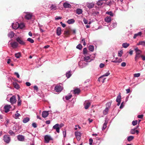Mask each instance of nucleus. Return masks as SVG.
<instances>
[{
    "instance_id": "obj_1",
    "label": "nucleus",
    "mask_w": 145,
    "mask_h": 145,
    "mask_svg": "<svg viewBox=\"0 0 145 145\" xmlns=\"http://www.w3.org/2000/svg\"><path fill=\"white\" fill-rule=\"evenodd\" d=\"M24 26V25L23 24H19L16 22L15 23H13L12 25V28L14 29H16L18 28L21 29H22Z\"/></svg>"
},
{
    "instance_id": "obj_2",
    "label": "nucleus",
    "mask_w": 145,
    "mask_h": 145,
    "mask_svg": "<svg viewBox=\"0 0 145 145\" xmlns=\"http://www.w3.org/2000/svg\"><path fill=\"white\" fill-rule=\"evenodd\" d=\"M93 56L91 57V55H89L90 56H86L84 57V60L86 62H90L93 60L95 57V55H93Z\"/></svg>"
},
{
    "instance_id": "obj_3",
    "label": "nucleus",
    "mask_w": 145,
    "mask_h": 145,
    "mask_svg": "<svg viewBox=\"0 0 145 145\" xmlns=\"http://www.w3.org/2000/svg\"><path fill=\"white\" fill-rule=\"evenodd\" d=\"M3 140L5 142L8 144L10 141V138L8 135H5L3 137Z\"/></svg>"
},
{
    "instance_id": "obj_4",
    "label": "nucleus",
    "mask_w": 145,
    "mask_h": 145,
    "mask_svg": "<svg viewBox=\"0 0 145 145\" xmlns=\"http://www.w3.org/2000/svg\"><path fill=\"white\" fill-rule=\"evenodd\" d=\"M121 93L119 92L118 94V96L117 97V98L116 100V101L118 103L117 105L119 106L120 105L121 99Z\"/></svg>"
},
{
    "instance_id": "obj_5",
    "label": "nucleus",
    "mask_w": 145,
    "mask_h": 145,
    "mask_svg": "<svg viewBox=\"0 0 145 145\" xmlns=\"http://www.w3.org/2000/svg\"><path fill=\"white\" fill-rule=\"evenodd\" d=\"M44 142L46 143H48L50 140H52V138L49 135H46L44 136Z\"/></svg>"
},
{
    "instance_id": "obj_6",
    "label": "nucleus",
    "mask_w": 145,
    "mask_h": 145,
    "mask_svg": "<svg viewBox=\"0 0 145 145\" xmlns=\"http://www.w3.org/2000/svg\"><path fill=\"white\" fill-rule=\"evenodd\" d=\"M90 105V103L88 101H86L84 104V108L85 109H88Z\"/></svg>"
},
{
    "instance_id": "obj_7",
    "label": "nucleus",
    "mask_w": 145,
    "mask_h": 145,
    "mask_svg": "<svg viewBox=\"0 0 145 145\" xmlns=\"http://www.w3.org/2000/svg\"><path fill=\"white\" fill-rule=\"evenodd\" d=\"M138 127V126H137L136 128L131 129L130 131V133L132 134H134L135 133H136L137 135H138L139 133V131L136 130Z\"/></svg>"
},
{
    "instance_id": "obj_8",
    "label": "nucleus",
    "mask_w": 145,
    "mask_h": 145,
    "mask_svg": "<svg viewBox=\"0 0 145 145\" xmlns=\"http://www.w3.org/2000/svg\"><path fill=\"white\" fill-rule=\"evenodd\" d=\"M75 134L77 140L78 141L80 140L81 138V134L79 132L76 131L75 133Z\"/></svg>"
},
{
    "instance_id": "obj_9",
    "label": "nucleus",
    "mask_w": 145,
    "mask_h": 145,
    "mask_svg": "<svg viewBox=\"0 0 145 145\" xmlns=\"http://www.w3.org/2000/svg\"><path fill=\"white\" fill-rule=\"evenodd\" d=\"M11 108V106L10 105H6L4 107V108L5 110V112H8L10 110V109Z\"/></svg>"
},
{
    "instance_id": "obj_10",
    "label": "nucleus",
    "mask_w": 145,
    "mask_h": 145,
    "mask_svg": "<svg viewBox=\"0 0 145 145\" xmlns=\"http://www.w3.org/2000/svg\"><path fill=\"white\" fill-rule=\"evenodd\" d=\"M63 89L62 87L60 86H57L55 88V90L56 92H59L61 91Z\"/></svg>"
},
{
    "instance_id": "obj_11",
    "label": "nucleus",
    "mask_w": 145,
    "mask_h": 145,
    "mask_svg": "<svg viewBox=\"0 0 145 145\" xmlns=\"http://www.w3.org/2000/svg\"><path fill=\"white\" fill-rule=\"evenodd\" d=\"M10 102L12 104L15 103L16 101L15 96L14 95L12 97L10 98Z\"/></svg>"
},
{
    "instance_id": "obj_12",
    "label": "nucleus",
    "mask_w": 145,
    "mask_h": 145,
    "mask_svg": "<svg viewBox=\"0 0 145 145\" xmlns=\"http://www.w3.org/2000/svg\"><path fill=\"white\" fill-rule=\"evenodd\" d=\"M53 128L56 129V131L57 133H59L60 128L59 127V124L58 123L54 125L53 127Z\"/></svg>"
},
{
    "instance_id": "obj_13",
    "label": "nucleus",
    "mask_w": 145,
    "mask_h": 145,
    "mask_svg": "<svg viewBox=\"0 0 145 145\" xmlns=\"http://www.w3.org/2000/svg\"><path fill=\"white\" fill-rule=\"evenodd\" d=\"M86 6L88 8H91L94 7V3L93 2H87L86 3Z\"/></svg>"
},
{
    "instance_id": "obj_14",
    "label": "nucleus",
    "mask_w": 145,
    "mask_h": 145,
    "mask_svg": "<svg viewBox=\"0 0 145 145\" xmlns=\"http://www.w3.org/2000/svg\"><path fill=\"white\" fill-rule=\"evenodd\" d=\"M26 14L25 16V18L27 20H29L30 19L32 16V13L29 12H26Z\"/></svg>"
},
{
    "instance_id": "obj_15",
    "label": "nucleus",
    "mask_w": 145,
    "mask_h": 145,
    "mask_svg": "<svg viewBox=\"0 0 145 145\" xmlns=\"http://www.w3.org/2000/svg\"><path fill=\"white\" fill-rule=\"evenodd\" d=\"M63 6L65 8H70L71 7V5L67 2L64 3L63 4Z\"/></svg>"
},
{
    "instance_id": "obj_16",
    "label": "nucleus",
    "mask_w": 145,
    "mask_h": 145,
    "mask_svg": "<svg viewBox=\"0 0 145 145\" xmlns=\"http://www.w3.org/2000/svg\"><path fill=\"white\" fill-rule=\"evenodd\" d=\"M80 91V89L78 88H76L73 91H71V92H73V93L74 94H78Z\"/></svg>"
},
{
    "instance_id": "obj_17",
    "label": "nucleus",
    "mask_w": 145,
    "mask_h": 145,
    "mask_svg": "<svg viewBox=\"0 0 145 145\" xmlns=\"http://www.w3.org/2000/svg\"><path fill=\"white\" fill-rule=\"evenodd\" d=\"M48 115V111H45L43 112L42 114V116L43 118L46 117Z\"/></svg>"
},
{
    "instance_id": "obj_18",
    "label": "nucleus",
    "mask_w": 145,
    "mask_h": 145,
    "mask_svg": "<svg viewBox=\"0 0 145 145\" xmlns=\"http://www.w3.org/2000/svg\"><path fill=\"white\" fill-rule=\"evenodd\" d=\"M16 40L21 44L24 45L25 44V42L22 39L19 37H18L16 39Z\"/></svg>"
},
{
    "instance_id": "obj_19",
    "label": "nucleus",
    "mask_w": 145,
    "mask_h": 145,
    "mask_svg": "<svg viewBox=\"0 0 145 145\" xmlns=\"http://www.w3.org/2000/svg\"><path fill=\"white\" fill-rule=\"evenodd\" d=\"M103 76H102L98 78V80L99 82H101L102 83H103L105 82L106 78H103Z\"/></svg>"
},
{
    "instance_id": "obj_20",
    "label": "nucleus",
    "mask_w": 145,
    "mask_h": 145,
    "mask_svg": "<svg viewBox=\"0 0 145 145\" xmlns=\"http://www.w3.org/2000/svg\"><path fill=\"white\" fill-rule=\"evenodd\" d=\"M10 44L14 48L17 47L18 45V43L15 42H11L10 43Z\"/></svg>"
},
{
    "instance_id": "obj_21",
    "label": "nucleus",
    "mask_w": 145,
    "mask_h": 145,
    "mask_svg": "<svg viewBox=\"0 0 145 145\" xmlns=\"http://www.w3.org/2000/svg\"><path fill=\"white\" fill-rule=\"evenodd\" d=\"M135 51L136 54H140L142 53L141 51L137 47L135 48Z\"/></svg>"
},
{
    "instance_id": "obj_22",
    "label": "nucleus",
    "mask_w": 145,
    "mask_h": 145,
    "mask_svg": "<svg viewBox=\"0 0 145 145\" xmlns=\"http://www.w3.org/2000/svg\"><path fill=\"white\" fill-rule=\"evenodd\" d=\"M121 61V59H118V58L117 57H115V59H114H114L112 61V62L114 63H117L118 62H120Z\"/></svg>"
},
{
    "instance_id": "obj_23",
    "label": "nucleus",
    "mask_w": 145,
    "mask_h": 145,
    "mask_svg": "<svg viewBox=\"0 0 145 145\" xmlns=\"http://www.w3.org/2000/svg\"><path fill=\"white\" fill-rule=\"evenodd\" d=\"M61 29L60 27H58L57 28V35L59 36L61 34Z\"/></svg>"
},
{
    "instance_id": "obj_24",
    "label": "nucleus",
    "mask_w": 145,
    "mask_h": 145,
    "mask_svg": "<svg viewBox=\"0 0 145 145\" xmlns=\"http://www.w3.org/2000/svg\"><path fill=\"white\" fill-rule=\"evenodd\" d=\"M17 138L20 141H23L24 139V137L22 135H21L18 136Z\"/></svg>"
},
{
    "instance_id": "obj_25",
    "label": "nucleus",
    "mask_w": 145,
    "mask_h": 145,
    "mask_svg": "<svg viewBox=\"0 0 145 145\" xmlns=\"http://www.w3.org/2000/svg\"><path fill=\"white\" fill-rule=\"evenodd\" d=\"M8 37L12 38L14 36V33L13 32L11 31L8 34Z\"/></svg>"
},
{
    "instance_id": "obj_26",
    "label": "nucleus",
    "mask_w": 145,
    "mask_h": 145,
    "mask_svg": "<svg viewBox=\"0 0 145 145\" xmlns=\"http://www.w3.org/2000/svg\"><path fill=\"white\" fill-rule=\"evenodd\" d=\"M108 122L107 120H105V123L103 124V127H102V130H104L106 129Z\"/></svg>"
},
{
    "instance_id": "obj_27",
    "label": "nucleus",
    "mask_w": 145,
    "mask_h": 145,
    "mask_svg": "<svg viewBox=\"0 0 145 145\" xmlns=\"http://www.w3.org/2000/svg\"><path fill=\"white\" fill-rule=\"evenodd\" d=\"M13 85L14 88L17 89H18L20 88V86L16 82H13Z\"/></svg>"
},
{
    "instance_id": "obj_28",
    "label": "nucleus",
    "mask_w": 145,
    "mask_h": 145,
    "mask_svg": "<svg viewBox=\"0 0 145 145\" xmlns=\"http://www.w3.org/2000/svg\"><path fill=\"white\" fill-rule=\"evenodd\" d=\"M105 21L107 23H109L111 21V18L110 17H106L105 18Z\"/></svg>"
},
{
    "instance_id": "obj_29",
    "label": "nucleus",
    "mask_w": 145,
    "mask_h": 145,
    "mask_svg": "<svg viewBox=\"0 0 145 145\" xmlns=\"http://www.w3.org/2000/svg\"><path fill=\"white\" fill-rule=\"evenodd\" d=\"M142 35V32H139L135 34L133 37V38L135 39L138 36H140Z\"/></svg>"
},
{
    "instance_id": "obj_30",
    "label": "nucleus",
    "mask_w": 145,
    "mask_h": 145,
    "mask_svg": "<svg viewBox=\"0 0 145 145\" xmlns=\"http://www.w3.org/2000/svg\"><path fill=\"white\" fill-rule=\"evenodd\" d=\"M103 1L102 0H99L97 3V5L98 6H101L103 4Z\"/></svg>"
},
{
    "instance_id": "obj_31",
    "label": "nucleus",
    "mask_w": 145,
    "mask_h": 145,
    "mask_svg": "<svg viewBox=\"0 0 145 145\" xmlns=\"http://www.w3.org/2000/svg\"><path fill=\"white\" fill-rule=\"evenodd\" d=\"M30 119L28 117H26L24 118L23 120V122L24 123H25L29 121Z\"/></svg>"
},
{
    "instance_id": "obj_32",
    "label": "nucleus",
    "mask_w": 145,
    "mask_h": 145,
    "mask_svg": "<svg viewBox=\"0 0 145 145\" xmlns=\"http://www.w3.org/2000/svg\"><path fill=\"white\" fill-rule=\"evenodd\" d=\"M18 106H20L21 104L22 101H21V100L20 99V98L19 95H18Z\"/></svg>"
},
{
    "instance_id": "obj_33",
    "label": "nucleus",
    "mask_w": 145,
    "mask_h": 145,
    "mask_svg": "<svg viewBox=\"0 0 145 145\" xmlns=\"http://www.w3.org/2000/svg\"><path fill=\"white\" fill-rule=\"evenodd\" d=\"M138 45H142L143 46H145V41H142L139 42L137 44Z\"/></svg>"
},
{
    "instance_id": "obj_34",
    "label": "nucleus",
    "mask_w": 145,
    "mask_h": 145,
    "mask_svg": "<svg viewBox=\"0 0 145 145\" xmlns=\"http://www.w3.org/2000/svg\"><path fill=\"white\" fill-rule=\"evenodd\" d=\"M109 109V108L106 107L105 109L103 111V114L104 115H106L107 114L108 112Z\"/></svg>"
},
{
    "instance_id": "obj_35",
    "label": "nucleus",
    "mask_w": 145,
    "mask_h": 145,
    "mask_svg": "<svg viewBox=\"0 0 145 145\" xmlns=\"http://www.w3.org/2000/svg\"><path fill=\"white\" fill-rule=\"evenodd\" d=\"M111 103L112 101H110L109 102L107 103L106 105V107L109 108L111 106Z\"/></svg>"
},
{
    "instance_id": "obj_36",
    "label": "nucleus",
    "mask_w": 145,
    "mask_h": 145,
    "mask_svg": "<svg viewBox=\"0 0 145 145\" xmlns=\"http://www.w3.org/2000/svg\"><path fill=\"white\" fill-rule=\"evenodd\" d=\"M18 112V111H17L16 112V113L15 114L14 116H13V117L15 119H17L18 118V117L20 116V115L19 114L17 113Z\"/></svg>"
},
{
    "instance_id": "obj_37",
    "label": "nucleus",
    "mask_w": 145,
    "mask_h": 145,
    "mask_svg": "<svg viewBox=\"0 0 145 145\" xmlns=\"http://www.w3.org/2000/svg\"><path fill=\"white\" fill-rule=\"evenodd\" d=\"M74 22V20L73 19H71L70 20H69L67 21V23L69 24H72Z\"/></svg>"
},
{
    "instance_id": "obj_38",
    "label": "nucleus",
    "mask_w": 145,
    "mask_h": 145,
    "mask_svg": "<svg viewBox=\"0 0 145 145\" xmlns=\"http://www.w3.org/2000/svg\"><path fill=\"white\" fill-rule=\"evenodd\" d=\"M122 46L124 48H127L129 45V44L127 43H124L122 44Z\"/></svg>"
},
{
    "instance_id": "obj_39",
    "label": "nucleus",
    "mask_w": 145,
    "mask_h": 145,
    "mask_svg": "<svg viewBox=\"0 0 145 145\" xmlns=\"http://www.w3.org/2000/svg\"><path fill=\"white\" fill-rule=\"evenodd\" d=\"M134 138V137L133 136H129L127 137V140L128 141H130L133 140Z\"/></svg>"
},
{
    "instance_id": "obj_40",
    "label": "nucleus",
    "mask_w": 145,
    "mask_h": 145,
    "mask_svg": "<svg viewBox=\"0 0 145 145\" xmlns=\"http://www.w3.org/2000/svg\"><path fill=\"white\" fill-rule=\"evenodd\" d=\"M72 97V95L69 94L65 97V98L67 100H69Z\"/></svg>"
},
{
    "instance_id": "obj_41",
    "label": "nucleus",
    "mask_w": 145,
    "mask_h": 145,
    "mask_svg": "<svg viewBox=\"0 0 145 145\" xmlns=\"http://www.w3.org/2000/svg\"><path fill=\"white\" fill-rule=\"evenodd\" d=\"M66 76L67 78H69L71 76V74L70 71H69L66 74Z\"/></svg>"
},
{
    "instance_id": "obj_42",
    "label": "nucleus",
    "mask_w": 145,
    "mask_h": 145,
    "mask_svg": "<svg viewBox=\"0 0 145 145\" xmlns=\"http://www.w3.org/2000/svg\"><path fill=\"white\" fill-rule=\"evenodd\" d=\"M89 49L90 51L92 52L94 50V46L93 45H90L89 47Z\"/></svg>"
},
{
    "instance_id": "obj_43",
    "label": "nucleus",
    "mask_w": 145,
    "mask_h": 145,
    "mask_svg": "<svg viewBox=\"0 0 145 145\" xmlns=\"http://www.w3.org/2000/svg\"><path fill=\"white\" fill-rule=\"evenodd\" d=\"M76 12L78 14H80L82 13V10L80 9H78L76 10Z\"/></svg>"
},
{
    "instance_id": "obj_44",
    "label": "nucleus",
    "mask_w": 145,
    "mask_h": 145,
    "mask_svg": "<svg viewBox=\"0 0 145 145\" xmlns=\"http://www.w3.org/2000/svg\"><path fill=\"white\" fill-rule=\"evenodd\" d=\"M140 57V55H136L135 58V61H137L138 59Z\"/></svg>"
},
{
    "instance_id": "obj_45",
    "label": "nucleus",
    "mask_w": 145,
    "mask_h": 145,
    "mask_svg": "<svg viewBox=\"0 0 145 145\" xmlns=\"http://www.w3.org/2000/svg\"><path fill=\"white\" fill-rule=\"evenodd\" d=\"M50 8L51 10H54L56 9V7L55 5H52L50 7Z\"/></svg>"
},
{
    "instance_id": "obj_46",
    "label": "nucleus",
    "mask_w": 145,
    "mask_h": 145,
    "mask_svg": "<svg viewBox=\"0 0 145 145\" xmlns=\"http://www.w3.org/2000/svg\"><path fill=\"white\" fill-rule=\"evenodd\" d=\"M27 41H28L29 42L31 43H33L34 42V40H33L31 38H28L27 39Z\"/></svg>"
},
{
    "instance_id": "obj_47",
    "label": "nucleus",
    "mask_w": 145,
    "mask_h": 145,
    "mask_svg": "<svg viewBox=\"0 0 145 145\" xmlns=\"http://www.w3.org/2000/svg\"><path fill=\"white\" fill-rule=\"evenodd\" d=\"M65 34L66 36H68L70 34V33L69 31L67 30L65 31Z\"/></svg>"
},
{
    "instance_id": "obj_48",
    "label": "nucleus",
    "mask_w": 145,
    "mask_h": 145,
    "mask_svg": "<svg viewBox=\"0 0 145 145\" xmlns=\"http://www.w3.org/2000/svg\"><path fill=\"white\" fill-rule=\"evenodd\" d=\"M140 73H136L134 74V76L135 77H138L140 76Z\"/></svg>"
},
{
    "instance_id": "obj_49",
    "label": "nucleus",
    "mask_w": 145,
    "mask_h": 145,
    "mask_svg": "<svg viewBox=\"0 0 145 145\" xmlns=\"http://www.w3.org/2000/svg\"><path fill=\"white\" fill-rule=\"evenodd\" d=\"M110 74V73L109 72V71H108V72H107L106 73H105V74H104V75H103L102 76H103V77L107 76H108V75H109Z\"/></svg>"
},
{
    "instance_id": "obj_50",
    "label": "nucleus",
    "mask_w": 145,
    "mask_h": 145,
    "mask_svg": "<svg viewBox=\"0 0 145 145\" xmlns=\"http://www.w3.org/2000/svg\"><path fill=\"white\" fill-rule=\"evenodd\" d=\"M137 123V120L133 121L132 122V125L134 126L136 125Z\"/></svg>"
},
{
    "instance_id": "obj_51",
    "label": "nucleus",
    "mask_w": 145,
    "mask_h": 145,
    "mask_svg": "<svg viewBox=\"0 0 145 145\" xmlns=\"http://www.w3.org/2000/svg\"><path fill=\"white\" fill-rule=\"evenodd\" d=\"M76 48L79 50H81L82 49V45L80 44H79L76 46Z\"/></svg>"
},
{
    "instance_id": "obj_52",
    "label": "nucleus",
    "mask_w": 145,
    "mask_h": 145,
    "mask_svg": "<svg viewBox=\"0 0 145 145\" xmlns=\"http://www.w3.org/2000/svg\"><path fill=\"white\" fill-rule=\"evenodd\" d=\"M89 144L90 145H92L93 142V140L91 138H90L89 139Z\"/></svg>"
},
{
    "instance_id": "obj_53",
    "label": "nucleus",
    "mask_w": 145,
    "mask_h": 145,
    "mask_svg": "<svg viewBox=\"0 0 145 145\" xmlns=\"http://www.w3.org/2000/svg\"><path fill=\"white\" fill-rule=\"evenodd\" d=\"M106 13L112 16L113 15V13L111 12H107Z\"/></svg>"
},
{
    "instance_id": "obj_54",
    "label": "nucleus",
    "mask_w": 145,
    "mask_h": 145,
    "mask_svg": "<svg viewBox=\"0 0 145 145\" xmlns=\"http://www.w3.org/2000/svg\"><path fill=\"white\" fill-rule=\"evenodd\" d=\"M88 64V63L87 62H82V67H84Z\"/></svg>"
},
{
    "instance_id": "obj_55",
    "label": "nucleus",
    "mask_w": 145,
    "mask_h": 145,
    "mask_svg": "<svg viewBox=\"0 0 145 145\" xmlns=\"http://www.w3.org/2000/svg\"><path fill=\"white\" fill-rule=\"evenodd\" d=\"M8 133L10 134L11 135H14V133L11 130L9 131L8 132Z\"/></svg>"
},
{
    "instance_id": "obj_56",
    "label": "nucleus",
    "mask_w": 145,
    "mask_h": 145,
    "mask_svg": "<svg viewBox=\"0 0 145 145\" xmlns=\"http://www.w3.org/2000/svg\"><path fill=\"white\" fill-rule=\"evenodd\" d=\"M63 134L64 137H65L66 134V130L65 129L64 131H63Z\"/></svg>"
},
{
    "instance_id": "obj_57",
    "label": "nucleus",
    "mask_w": 145,
    "mask_h": 145,
    "mask_svg": "<svg viewBox=\"0 0 145 145\" xmlns=\"http://www.w3.org/2000/svg\"><path fill=\"white\" fill-rule=\"evenodd\" d=\"M117 26V24L116 23H114L112 24L110 26H112L113 28L116 27Z\"/></svg>"
},
{
    "instance_id": "obj_58",
    "label": "nucleus",
    "mask_w": 145,
    "mask_h": 145,
    "mask_svg": "<svg viewBox=\"0 0 145 145\" xmlns=\"http://www.w3.org/2000/svg\"><path fill=\"white\" fill-rule=\"evenodd\" d=\"M123 103H124V102L123 101L121 103V105H120V108L121 109V108H123V107H124Z\"/></svg>"
},
{
    "instance_id": "obj_59",
    "label": "nucleus",
    "mask_w": 145,
    "mask_h": 145,
    "mask_svg": "<svg viewBox=\"0 0 145 145\" xmlns=\"http://www.w3.org/2000/svg\"><path fill=\"white\" fill-rule=\"evenodd\" d=\"M105 66V64L103 63H101L99 65V67L100 68H103Z\"/></svg>"
},
{
    "instance_id": "obj_60",
    "label": "nucleus",
    "mask_w": 145,
    "mask_h": 145,
    "mask_svg": "<svg viewBox=\"0 0 145 145\" xmlns=\"http://www.w3.org/2000/svg\"><path fill=\"white\" fill-rule=\"evenodd\" d=\"M83 54H85L87 53V49H86V48H84L83 49Z\"/></svg>"
},
{
    "instance_id": "obj_61",
    "label": "nucleus",
    "mask_w": 145,
    "mask_h": 145,
    "mask_svg": "<svg viewBox=\"0 0 145 145\" xmlns=\"http://www.w3.org/2000/svg\"><path fill=\"white\" fill-rule=\"evenodd\" d=\"M83 21L84 23L85 24H87L88 23V21L85 18H84L83 19Z\"/></svg>"
},
{
    "instance_id": "obj_62",
    "label": "nucleus",
    "mask_w": 145,
    "mask_h": 145,
    "mask_svg": "<svg viewBox=\"0 0 145 145\" xmlns=\"http://www.w3.org/2000/svg\"><path fill=\"white\" fill-rule=\"evenodd\" d=\"M126 63L125 62H122L121 64V66L122 67H124L126 66Z\"/></svg>"
},
{
    "instance_id": "obj_63",
    "label": "nucleus",
    "mask_w": 145,
    "mask_h": 145,
    "mask_svg": "<svg viewBox=\"0 0 145 145\" xmlns=\"http://www.w3.org/2000/svg\"><path fill=\"white\" fill-rule=\"evenodd\" d=\"M32 125L33 127H34L35 128H36L37 127V125L35 123H33L32 124Z\"/></svg>"
},
{
    "instance_id": "obj_64",
    "label": "nucleus",
    "mask_w": 145,
    "mask_h": 145,
    "mask_svg": "<svg viewBox=\"0 0 145 145\" xmlns=\"http://www.w3.org/2000/svg\"><path fill=\"white\" fill-rule=\"evenodd\" d=\"M140 57L143 60H145V56H144L143 55H140Z\"/></svg>"
}]
</instances>
